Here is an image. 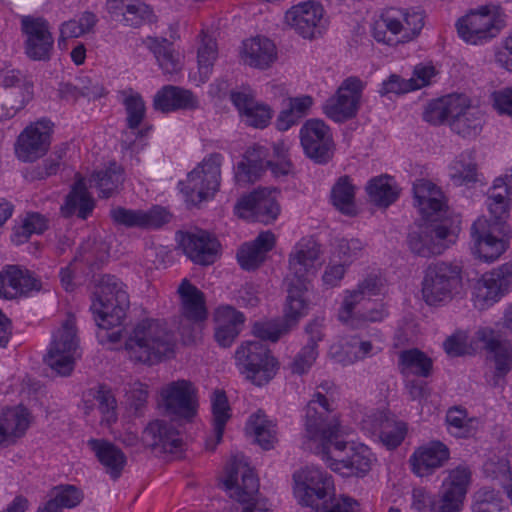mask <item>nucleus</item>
Instances as JSON below:
<instances>
[{
  "label": "nucleus",
  "instance_id": "40",
  "mask_svg": "<svg viewBox=\"0 0 512 512\" xmlns=\"http://www.w3.org/2000/svg\"><path fill=\"white\" fill-rule=\"evenodd\" d=\"M364 422H371L374 432L378 433L381 442L389 449L398 447L404 440L406 425L383 412L369 416Z\"/></svg>",
  "mask_w": 512,
  "mask_h": 512
},
{
  "label": "nucleus",
  "instance_id": "59",
  "mask_svg": "<svg viewBox=\"0 0 512 512\" xmlns=\"http://www.w3.org/2000/svg\"><path fill=\"white\" fill-rule=\"evenodd\" d=\"M450 177L457 186H469L478 181L477 166L473 161L461 155L451 165Z\"/></svg>",
  "mask_w": 512,
  "mask_h": 512
},
{
  "label": "nucleus",
  "instance_id": "49",
  "mask_svg": "<svg viewBox=\"0 0 512 512\" xmlns=\"http://www.w3.org/2000/svg\"><path fill=\"white\" fill-rule=\"evenodd\" d=\"M447 431L455 438H470L476 435L480 420L477 417H470L466 409L452 407L446 413Z\"/></svg>",
  "mask_w": 512,
  "mask_h": 512
},
{
  "label": "nucleus",
  "instance_id": "60",
  "mask_svg": "<svg viewBox=\"0 0 512 512\" xmlns=\"http://www.w3.org/2000/svg\"><path fill=\"white\" fill-rule=\"evenodd\" d=\"M47 229V220L39 213H28L22 224L15 229L12 240L16 244H22L32 235L41 234Z\"/></svg>",
  "mask_w": 512,
  "mask_h": 512
},
{
  "label": "nucleus",
  "instance_id": "45",
  "mask_svg": "<svg viewBox=\"0 0 512 512\" xmlns=\"http://www.w3.org/2000/svg\"><path fill=\"white\" fill-rule=\"evenodd\" d=\"M178 293L181 299L183 315L192 321H202L207 316L205 307V298L202 291L189 280L183 279L178 287Z\"/></svg>",
  "mask_w": 512,
  "mask_h": 512
},
{
  "label": "nucleus",
  "instance_id": "35",
  "mask_svg": "<svg viewBox=\"0 0 512 512\" xmlns=\"http://www.w3.org/2000/svg\"><path fill=\"white\" fill-rule=\"evenodd\" d=\"M271 160L268 159V151L264 146L255 145L249 148L244 155V159L238 163L235 179L240 184L255 182Z\"/></svg>",
  "mask_w": 512,
  "mask_h": 512
},
{
  "label": "nucleus",
  "instance_id": "1",
  "mask_svg": "<svg viewBox=\"0 0 512 512\" xmlns=\"http://www.w3.org/2000/svg\"><path fill=\"white\" fill-rule=\"evenodd\" d=\"M175 345V335L166 321L146 318L133 327L125 341V350L131 361L154 365L170 358Z\"/></svg>",
  "mask_w": 512,
  "mask_h": 512
},
{
  "label": "nucleus",
  "instance_id": "47",
  "mask_svg": "<svg viewBox=\"0 0 512 512\" xmlns=\"http://www.w3.org/2000/svg\"><path fill=\"white\" fill-rule=\"evenodd\" d=\"M287 298L284 308V321L292 328L300 318L307 314L308 302L305 293L308 285L296 284L294 281L287 282Z\"/></svg>",
  "mask_w": 512,
  "mask_h": 512
},
{
  "label": "nucleus",
  "instance_id": "4",
  "mask_svg": "<svg viewBox=\"0 0 512 512\" xmlns=\"http://www.w3.org/2000/svg\"><path fill=\"white\" fill-rule=\"evenodd\" d=\"M129 296L124 284L114 275H103L97 280L91 311L99 328H118L126 317Z\"/></svg>",
  "mask_w": 512,
  "mask_h": 512
},
{
  "label": "nucleus",
  "instance_id": "33",
  "mask_svg": "<svg viewBox=\"0 0 512 512\" xmlns=\"http://www.w3.org/2000/svg\"><path fill=\"white\" fill-rule=\"evenodd\" d=\"M276 58V46L266 37L258 36L243 42L241 59L245 64L251 67L267 69Z\"/></svg>",
  "mask_w": 512,
  "mask_h": 512
},
{
  "label": "nucleus",
  "instance_id": "26",
  "mask_svg": "<svg viewBox=\"0 0 512 512\" xmlns=\"http://www.w3.org/2000/svg\"><path fill=\"white\" fill-rule=\"evenodd\" d=\"M456 26L460 38L471 44L481 43L498 33L494 25V15L487 8L470 12L461 18Z\"/></svg>",
  "mask_w": 512,
  "mask_h": 512
},
{
  "label": "nucleus",
  "instance_id": "3",
  "mask_svg": "<svg viewBox=\"0 0 512 512\" xmlns=\"http://www.w3.org/2000/svg\"><path fill=\"white\" fill-rule=\"evenodd\" d=\"M223 486L236 501L226 512H272L267 499L258 493V479L244 455L238 454L231 459Z\"/></svg>",
  "mask_w": 512,
  "mask_h": 512
},
{
  "label": "nucleus",
  "instance_id": "10",
  "mask_svg": "<svg viewBox=\"0 0 512 512\" xmlns=\"http://www.w3.org/2000/svg\"><path fill=\"white\" fill-rule=\"evenodd\" d=\"M461 268L447 262L429 265L422 282V295L429 305L444 303L453 298L461 287Z\"/></svg>",
  "mask_w": 512,
  "mask_h": 512
},
{
  "label": "nucleus",
  "instance_id": "42",
  "mask_svg": "<svg viewBox=\"0 0 512 512\" xmlns=\"http://www.w3.org/2000/svg\"><path fill=\"white\" fill-rule=\"evenodd\" d=\"M88 444L110 477L118 479L126 465V456L121 449L105 440L92 439Z\"/></svg>",
  "mask_w": 512,
  "mask_h": 512
},
{
  "label": "nucleus",
  "instance_id": "28",
  "mask_svg": "<svg viewBox=\"0 0 512 512\" xmlns=\"http://www.w3.org/2000/svg\"><path fill=\"white\" fill-rule=\"evenodd\" d=\"M450 458L449 448L440 441H431L418 447L410 456L409 463L414 474L425 477L433 474Z\"/></svg>",
  "mask_w": 512,
  "mask_h": 512
},
{
  "label": "nucleus",
  "instance_id": "19",
  "mask_svg": "<svg viewBox=\"0 0 512 512\" xmlns=\"http://www.w3.org/2000/svg\"><path fill=\"white\" fill-rule=\"evenodd\" d=\"M414 204L425 221L442 222L447 204L442 190L430 180L419 179L413 184Z\"/></svg>",
  "mask_w": 512,
  "mask_h": 512
},
{
  "label": "nucleus",
  "instance_id": "63",
  "mask_svg": "<svg viewBox=\"0 0 512 512\" xmlns=\"http://www.w3.org/2000/svg\"><path fill=\"white\" fill-rule=\"evenodd\" d=\"M122 17L126 25L138 27L144 22H152L155 15L152 9L141 0H132L123 12Z\"/></svg>",
  "mask_w": 512,
  "mask_h": 512
},
{
  "label": "nucleus",
  "instance_id": "18",
  "mask_svg": "<svg viewBox=\"0 0 512 512\" xmlns=\"http://www.w3.org/2000/svg\"><path fill=\"white\" fill-rule=\"evenodd\" d=\"M496 228L485 217H479L471 226V250L484 262H494L507 248L504 238L495 235Z\"/></svg>",
  "mask_w": 512,
  "mask_h": 512
},
{
  "label": "nucleus",
  "instance_id": "23",
  "mask_svg": "<svg viewBox=\"0 0 512 512\" xmlns=\"http://www.w3.org/2000/svg\"><path fill=\"white\" fill-rule=\"evenodd\" d=\"M323 7L316 1L301 2L292 6L285 14L288 26L303 38L312 39L320 33Z\"/></svg>",
  "mask_w": 512,
  "mask_h": 512
},
{
  "label": "nucleus",
  "instance_id": "57",
  "mask_svg": "<svg viewBox=\"0 0 512 512\" xmlns=\"http://www.w3.org/2000/svg\"><path fill=\"white\" fill-rule=\"evenodd\" d=\"M472 512H509L500 493L494 489L483 487L473 496Z\"/></svg>",
  "mask_w": 512,
  "mask_h": 512
},
{
  "label": "nucleus",
  "instance_id": "41",
  "mask_svg": "<svg viewBox=\"0 0 512 512\" xmlns=\"http://www.w3.org/2000/svg\"><path fill=\"white\" fill-rule=\"evenodd\" d=\"M403 11L391 8L385 11L372 26L373 37L377 42L394 45L402 42L399 39L403 36L402 22Z\"/></svg>",
  "mask_w": 512,
  "mask_h": 512
},
{
  "label": "nucleus",
  "instance_id": "9",
  "mask_svg": "<svg viewBox=\"0 0 512 512\" xmlns=\"http://www.w3.org/2000/svg\"><path fill=\"white\" fill-rule=\"evenodd\" d=\"M223 157L213 153L188 175L185 182H180L181 191L186 195L187 201L199 204L215 195L219 190L221 180V164Z\"/></svg>",
  "mask_w": 512,
  "mask_h": 512
},
{
  "label": "nucleus",
  "instance_id": "55",
  "mask_svg": "<svg viewBox=\"0 0 512 512\" xmlns=\"http://www.w3.org/2000/svg\"><path fill=\"white\" fill-rule=\"evenodd\" d=\"M248 429L263 449L269 450L273 447L276 440L275 425L264 413L258 412L250 416Z\"/></svg>",
  "mask_w": 512,
  "mask_h": 512
},
{
  "label": "nucleus",
  "instance_id": "8",
  "mask_svg": "<svg viewBox=\"0 0 512 512\" xmlns=\"http://www.w3.org/2000/svg\"><path fill=\"white\" fill-rule=\"evenodd\" d=\"M460 227L452 220L442 222L425 221L408 236L410 250L419 256L439 255L455 243Z\"/></svg>",
  "mask_w": 512,
  "mask_h": 512
},
{
  "label": "nucleus",
  "instance_id": "52",
  "mask_svg": "<svg viewBox=\"0 0 512 512\" xmlns=\"http://www.w3.org/2000/svg\"><path fill=\"white\" fill-rule=\"evenodd\" d=\"M211 407L213 414V432L215 441L211 439L206 441V448L213 451L218 443L221 442L227 421L231 417L230 407L224 391L216 390L211 397Z\"/></svg>",
  "mask_w": 512,
  "mask_h": 512
},
{
  "label": "nucleus",
  "instance_id": "37",
  "mask_svg": "<svg viewBox=\"0 0 512 512\" xmlns=\"http://www.w3.org/2000/svg\"><path fill=\"white\" fill-rule=\"evenodd\" d=\"M153 105L156 110L167 113L179 109H195L198 100L189 90L167 85L155 94Z\"/></svg>",
  "mask_w": 512,
  "mask_h": 512
},
{
  "label": "nucleus",
  "instance_id": "62",
  "mask_svg": "<svg viewBox=\"0 0 512 512\" xmlns=\"http://www.w3.org/2000/svg\"><path fill=\"white\" fill-rule=\"evenodd\" d=\"M364 307L365 304L354 308V313H351V317L349 319L340 321L350 325L351 327H359L364 322H381L388 315L383 304H375L373 307L363 310Z\"/></svg>",
  "mask_w": 512,
  "mask_h": 512
},
{
  "label": "nucleus",
  "instance_id": "22",
  "mask_svg": "<svg viewBox=\"0 0 512 512\" xmlns=\"http://www.w3.org/2000/svg\"><path fill=\"white\" fill-rule=\"evenodd\" d=\"M41 289V280L26 268L8 265L0 272V297L15 299L39 292Z\"/></svg>",
  "mask_w": 512,
  "mask_h": 512
},
{
  "label": "nucleus",
  "instance_id": "11",
  "mask_svg": "<svg viewBox=\"0 0 512 512\" xmlns=\"http://www.w3.org/2000/svg\"><path fill=\"white\" fill-rule=\"evenodd\" d=\"M279 194L275 188H258L237 201L235 213L243 219L269 224L280 214Z\"/></svg>",
  "mask_w": 512,
  "mask_h": 512
},
{
  "label": "nucleus",
  "instance_id": "29",
  "mask_svg": "<svg viewBox=\"0 0 512 512\" xmlns=\"http://www.w3.org/2000/svg\"><path fill=\"white\" fill-rule=\"evenodd\" d=\"M510 290H512V262L505 263L485 274L478 283L476 297L487 305H491Z\"/></svg>",
  "mask_w": 512,
  "mask_h": 512
},
{
  "label": "nucleus",
  "instance_id": "48",
  "mask_svg": "<svg viewBox=\"0 0 512 512\" xmlns=\"http://www.w3.org/2000/svg\"><path fill=\"white\" fill-rule=\"evenodd\" d=\"M89 182L91 186L98 189L99 197H112L120 191L123 185V169L116 163H112L105 169L95 171L91 175Z\"/></svg>",
  "mask_w": 512,
  "mask_h": 512
},
{
  "label": "nucleus",
  "instance_id": "24",
  "mask_svg": "<svg viewBox=\"0 0 512 512\" xmlns=\"http://www.w3.org/2000/svg\"><path fill=\"white\" fill-rule=\"evenodd\" d=\"M180 245L190 260L204 266L216 261L220 248L219 241L205 230L182 234Z\"/></svg>",
  "mask_w": 512,
  "mask_h": 512
},
{
  "label": "nucleus",
  "instance_id": "6",
  "mask_svg": "<svg viewBox=\"0 0 512 512\" xmlns=\"http://www.w3.org/2000/svg\"><path fill=\"white\" fill-rule=\"evenodd\" d=\"M337 396L333 382L325 380L316 387L312 399L305 408L304 427L306 437H319L323 433L340 426L338 414L333 406Z\"/></svg>",
  "mask_w": 512,
  "mask_h": 512
},
{
  "label": "nucleus",
  "instance_id": "39",
  "mask_svg": "<svg viewBox=\"0 0 512 512\" xmlns=\"http://www.w3.org/2000/svg\"><path fill=\"white\" fill-rule=\"evenodd\" d=\"M143 44L153 53L163 73L172 75L182 69L181 56L168 39L148 36L143 40Z\"/></svg>",
  "mask_w": 512,
  "mask_h": 512
},
{
  "label": "nucleus",
  "instance_id": "21",
  "mask_svg": "<svg viewBox=\"0 0 512 512\" xmlns=\"http://www.w3.org/2000/svg\"><path fill=\"white\" fill-rule=\"evenodd\" d=\"M110 217L117 225L127 228L158 229L170 221V213L161 206L149 210L115 207L110 210Z\"/></svg>",
  "mask_w": 512,
  "mask_h": 512
},
{
  "label": "nucleus",
  "instance_id": "15",
  "mask_svg": "<svg viewBox=\"0 0 512 512\" xmlns=\"http://www.w3.org/2000/svg\"><path fill=\"white\" fill-rule=\"evenodd\" d=\"M166 412L178 419H192L198 407L197 390L188 380H177L167 384L161 391Z\"/></svg>",
  "mask_w": 512,
  "mask_h": 512
},
{
  "label": "nucleus",
  "instance_id": "25",
  "mask_svg": "<svg viewBox=\"0 0 512 512\" xmlns=\"http://www.w3.org/2000/svg\"><path fill=\"white\" fill-rule=\"evenodd\" d=\"M478 335L479 339L484 342L489 359L494 363L492 385L494 387L502 386L505 377L512 371V344L494 337L493 331L489 329L480 330Z\"/></svg>",
  "mask_w": 512,
  "mask_h": 512
},
{
  "label": "nucleus",
  "instance_id": "7",
  "mask_svg": "<svg viewBox=\"0 0 512 512\" xmlns=\"http://www.w3.org/2000/svg\"><path fill=\"white\" fill-rule=\"evenodd\" d=\"M240 373L256 386L267 384L276 374L277 361L260 340L243 342L235 352Z\"/></svg>",
  "mask_w": 512,
  "mask_h": 512
},
{
  "label": "nucleus",
  "instance_id": "50",
  "mask_svg": "<svg viewBox=\"0 0 512 512\" xmlns=\"http://www.w3.org/2000/svg\"><path fill=\"white\" fill-rule=\"evenodd\" d=\"M398 367L404 376L415 375L427 378L431 375L433 362L424 352L412 348L399 353Z\"/></svg>",
  "mask_w": 512,
  "mask_h": 512
},
{
  "label": "nucleus",
  "instance_id": "13",
  "mask_svg": "<svg viewBox=\"0 0 512 512\" xmlns=\"http://www.w3.org/2000/svg\"><path fill=\"white\" fill-rule=\"evenodd\" d=\"M364 82L356 77L346 78L334 96L327 99L323 106L325 115L335 122H343L354 117L360 107Z\"/></svg>",
  "mask_w": 512,
  "mask_h": 512
},
{
  "label": "nucleus",
  "instance_id": "53",
  "mask_svg": "<svg viewBox=\"0 0 512 512\" xmlns=\"http://www.w3.org/2000/svg\"><path fill=\"white\" fill-rule=\"evenodd\" d=\"M313 99L311 96L303 95L300 97L289 98L287 107L279 114L277 118V128L286 131L308 114Z\"/></svg>",
  "mask_w": 512,
  "mask_h": 512
},
{
  "label": "nucleus",
  "instance_id": "64",
  "mask_svg": "<svg viewBox=\"0 0 512 512\" xmlns=\"http://www.w3.org/2000/svg\"><path fill=\"white\" fill-rule=\"evenodd\" d=\"M291 330L284 320L256 322L253 326V334L261 340L276 342L279 338Z\"/></svg>",
  "mask_w": 512,
  "mask_h": 512
},
{
  "label": "nucleus",
  "instance_id": "36",
  "mask_svg": "<svg viewBox=\"0 0 512 512\" xmlns=\"http://www.w3.org/2000/svg\"><path fill=\"white\" fill-rule=\"evenodd\" d=\"M244 315L231 306H221L215 311V339L222 347H229L240 333Z\"/></svg>",
  "mask_w": 512,
  "mask_h": 512
},
{
  "label": "nucleus",
  "instance_id": "27",
  "mask_svg": "<svg viewBox=\"0 0 512 512\" xmlns=\"http://www.w3.org/2000/svg\"><path fill=\"white\" fill-rule=\"evenodd\" d=\"M230 98L246 125L262 129L270 123L272 118L271 108L256 101L249 88L232 91Z\"/></svg>",
  "mask_w": 512,
  "mask_h": 512
},
{
  "label": "nucleus",
  "instance_id": "44",
  "mask_svg": "<svg viewBox=\"0 0 512 512\" xmlns=\"http://www.w3.org/2000/svg\"><path fill=\"white\" fill-rule=\"evenodd\" d=\"M94 209V200L87 190L85 180L79 178L74 183L72 190L66 196L65 204L61 207L62 214L65 217L77 215L81 219H86Z\"/></svg>",
  "mask_w": 512,
  "mask_h": 512
},
{
  "label": "nucleus",
  "instance_id": "16",
  "mask_svg": "<svg viewBox=\"0 0 512 512\" xmlns=\"http://www.w3.org/2000/svg\"><path fill=\"white\" fill-rule=\"evenodd\" d=\"M53 123L42 118L27 126L18 136L17 157L24 162H33L48 151L51 144Z\"/></svg>",
  "mask_w": 512,
  "mask_h": 512
},
{
  "label": "nucleus",
  "instance_id": "61",
  "mask_svg": "<svg viewBox=\"0 0 512 512\" xmlns=\"http://www.w3.org/2000/svg\"><path fill=\"white\" fill-rule=\"evenodd\" d=\"M471 479L470 468L466 465H459L448 471V476L443 481V489L465 498Z\"/></svg>",
  "mask_w": 512,
  "mask_h": 512
},
{
  "label": "nucleus",
  "instance_id": "43",
  "mask_svg": "<svg viewBox=\"0 0 512 512\" xmlns=\"http://www.w3.org/2000/svg\"><path fill=\"white\" fill-rule=\"evenodd\" d=\"M28 425V411L23 406L2 409L0 412V444L22 436Z\"/></svg>",
  "mask_w": 512,
  "mask_h": 512
},
{
  "label": "nucleus",
  "instance_id": "58",
  "mask_svg": "<svg viewBox=\"0 0 512 512\" xmlns=\"http://www.w3.org/2000/svg\"><path fill=\"white\" fill-rule=\"evenodd\" d=\"M200 37V45L197 53L199 72L202 76L208 78L218 56L217 44L211 36H208L203 31Z\"/></svg>",
  "mask_w": 512,
  "mask_h": 512
},
{
  "label": "nucleus",
  "instance_id": "5",
  "mask_svg": "<svg viewBox=\"0 0 512 512\" xmlns=\"http://www.w3.org/2000/svg\"><path fill=\"white\" fill-rule=\"evenodd\" d=\"M79 342L75 316L68 314L52 334V340L45 356L46 364L61 376L70 375L76 359L80 357Z\"/></svg>",
  "mask_w": 512,
  "mask_h": 512
},
{
  "label": "nucleus",
  "instance_id": "51",
  "mask_svg": "<svg viewBox=\"0 0 512 512\" xmlns=\"http://www.w3.org/2000/svg\"><path fill=\"white\" fill-rule=\"evenodd\" d=\"M370 201L380 207H388L394 203L400 190L391 176L381 175L371 179L366 187Z\"/></svg>",
  "mask_w": 512,
  "mask_h": 512
},
{
  "label": "nucleus",
  "instance_id": "20",
  "mask_svg": "<svg viewBox=\"0 0 512 512\" xmlns=\"http://www.w3.org/2000/svg\"><path fill=\"white\" fill-rule=\"evenodd\" d=\"M320 250L312 239H303L295 245L289 256V274L287 282L308 285L316 272V261Z\"/></svg>",
  "mask_w": 512,
  "mask_h": 512
},
{
  "label": "nucleus",
  "instance_id": "14",
  "mask_svg": "<svg viewBox=\"0 0 512 512\" xmlns=\"http://www.w3.org/2000/svg\"><path fill=\"white\" fill-rule=\"evenodd\" d=\"M299 136L305 155L315 163L326 164L332 159L335 145L331 130L324 121L307 120Z\"/></svg>",
  "mask_w": 512,
  "mask_h": 512
},
{
  "label": "nucleus",
  "instance_id": "34",
  "mask_svg": "<svg viewBox=\"0 0 512 512\" xmlns=\"http://www.w3.org/2000/svg\"><path fill=\"white\" fill-rule=\"evenodd\" d=\"M484 115L477 107L471 106L469 98L464 95V103L457 109L450 127L453 132L463 138L477 137L483 128Z\"/></svg>",
  "mask_w": 512,
  "mask_h": 512
},
{
  "label": "nucleus",
  "instance_id": "38",
  "mask_svg": "<svg viewBox=\"0 0 512 512\" xmlns=\"http://www.w3.org/2000/svg\"><path fill=\"white\" fill-rule=\"evenodd\" d=\"M512 195V174H506L494 180L493 186L488 191L487 206L490 214L494 217L497 227L508 216V202Z\"/></svg>",
  "mask_w": 512,
  "mask_h": 512
},
{
  "label": "nucleus",
  "instance_id": "56",
  "mask_svg": "<svg viewBox=\"0 0 512 512\" xmlns=\"http://www.w3.org/2000/svg\"><path fill=\"white\" fill-rule=\"evenodd\" d=\"M354 186L348 176L338 179L332 188L331 198L333 205L343 214L353 215L355 213Z\"/></svg>",
  "mask_w": 512,
  "mask_h": 512
},
{
  "label": "nucleus",
  "instance_id": "31",
  "mask_svg": "<svg viewBox=\"0 0 512 512\" xmlns=\"http://www.w3.org/2000/svg\"><path fill=\"white\" fill-rule=\"evenodd\" d=\"M142 440L145 445L162 452L173 453L182 446L178 431L172 424L164 420L150 422L143 431Z\"/></svg>",
  "mask_w": 512,
  "mask_h": 512
},
{
  "label": "nucleus",
  "instance_id": "54",
  "mask_svg": "<svg viewBox=\"0 0 512 512\" xmlns=\"http://www.w3.org/2000/svg\"><path fill=\"white\" fill-rule=\"evenodd\" d=\"M98 19L90 11H84L78 19H70L60 25L59 47H63L67 39L78 38L93 31Z\"/></svg>",
  "mask_w": 512,
  "mask_h": 512
},
{
  "label": "nucleus",
  "instance_id": "30",
  "mask_svg": "<svg viewBox=\"0 0 512 512\" xmlns=\"http://www.w3.org/2000/svg\"><path fill=\"white\" fill-rule=\"evenodd\" d=\"M382 288V279L375 274H370L360 281L355 289L345 291V296L338 312L339 320L349 319L351 313H354V308L369 303L370 298L379 295Z\"/></svg>",
  "mask_w": 512,
  "mask_h": 512
},
{
  "label": "nucleus",
  "instance_id": "32",
  "mask_svg": "<svg viewBox=\"0 0 512 512\" xmlns=\"http://www.w3.org/2000/svg\"><path fill=\"white\" fill-rule=\"evenodd\" d=\"M275 245V236L270 231L260 233L252 242L244 243L237 252V260L244 270L258 268L266 259L267 253Z\"/></svg>",
  "mask_w": 512,
  "mask_h": 512
},
{
  "label": "nucleus",
  "instance_id": "2",
  "mask_svg": "<svg viewBox=\"0 0 512 512\" xmlns=\"http://www.w3.org/2000/svg\"><path fill=\"white\" fill-rule=\"evenodd\" d=\"M343 434L341 426H338L310 439L317 442V452L333 471L346 469L347 475L364 476L371 469L373 454L364 444L341 440Z\"/></svg>",
  "mask_w": 512,
  "mask_h": 512
},
{
  "label": "nucleus",
  "instance_id": "12",
  "mask_svg": "<svg viewBox=\"0 0 512 512\" xmlns=\"http://www.w3.org/2000/svg\"><path fill=\"white\" fill-rule=\"evenodd\" d=\"M295 494L300 502L313 508L325 503V498L333 493L332 477L317 467H305L294 473Z\"/></svg>",
  "mask_w": 512,
  "mask_h": 512
},
{
  "label": "nucleus",
  "instance_id": "46",
  "mask_svg": "<svg viewBox=\"0 0 512 512\" xmlns=\"http://www.w3.org/2000/svg\"><path fill=\"white\" fill-rule=\"evenodd\" d=\"M462 103H464L463 94H452L431 101L423 113V118L432 125H439L445 121L450 122Z\"/></svg>",
  "mask_w": 512,
  "mask_h": 512
},
{
  "label": "nucleus",
  "instance_id": "17",
  "mask_svg": "<svg viewBox=\"0 0 512 512\" xmlns=\"http://www.w3.org/2000/svg\"><path fill=\"white\" fill-rule=\"evenodd\" d=\"M21 30L26 36V55L34 61H48L54 46L48 21L42 17L23 16Z\"/></svg>",
  "mask_w": 512,
  "mask_h": 512
}]
</instances>
